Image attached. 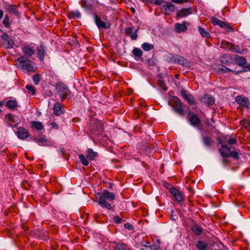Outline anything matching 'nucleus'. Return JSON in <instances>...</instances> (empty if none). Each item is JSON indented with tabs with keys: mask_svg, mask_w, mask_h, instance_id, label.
Listing matches in <instances>:
<instances>
[{
	"mask_svg": "<svg viewBox=\"0 0 250 250\" xmlns=\"http://www.w3.org/2000/svg\"><path fill=\"white\" fill-rule=\"evenodd\" d=\"M96 197L98 199V203L102 208H106L108 210L112 208L110 204L108 203L106 200L112 201L115 198L114 194L109 192L107 190H104L101 193H98Z\"/></svg>",
	"mask_w": 250,
	"mask_h": 250,
	"instance_id": "1",
	"label": "nucleus"
},
{
	"mask_svg": "<svg viewBox=\"0 0 250 250\" xmlns=\"http://www.w3.org/2000/svg\"><path fill=\"white\" fill-rule=\"evenodd\" d=\"M56 89L61 101H64L66 99H70L72 98L71 91L62 82H59L56 83Z\"/></svg>",
	"mask_w": 250,
	"mask_h": 250,
	"instance_id": "2",
	"label": "nucleus"
},
{
	"mask_svg": "<svg viewBox=\"0 0 250 250\" xmlns=\"http://www.w3.org/2000/svg\"><path fill=\"white\" fill-rule=\"evenodd\" d=\"M89 128L90 132L97 136H101L103 134L104 127L102 122L96 118H92L89 121Z\"/></svg>",
	"mask_w": 250,
	"mask_h": 250,
	"instance_id": "3",
	"label": "nucleus"
},
{
	"mask_svg": "<svg viewBox=\"0 0 250 250\" xmlns=\"http://www.w3.org/2000/svg\"><path fill=\"white\" fill-rule=\"evenodd\" d=\"M168 104L172 106L174 111L181 116H183L184 108L183 104L177 97H172L168 101Z\"/></svg>",
	"mask_w": 250,
	"mask_h": 250,
	"instance_id": "4",
	"label": "nucleus"
},
{
	"mask_svg": "<svg viewBox=\"0 0 250 250\" xmlns=\"http://www.w3.org/2000/svg\"><path fill=\"white\" fill-rule=\"evenodd\" d=\"M19 67L21 69L30 72L33 70L34 67L32 65V62L24 56H21L16 60Z\"/></svg>",
	"mask_w": 250,
	"mask_h": 250,
	"instance_id": "5",
	"label": "nucleus"
},
{
	"mask_svg": "<svg viewBox=\"0 0 250 250\" xmlns=\"http://www.w3.org/2000/svg\"><path fill=\"white\" fill-rule=\"evenodd\" d=\"M169 191L174 200L180 204H182L184 199V196L183 193L178 189L174 187L171 188Z\"/></svg>",
	"mask_w": 250,
	"mask_h": 250,
	"instance_id": "6",
	"label": "nucleus"
},
{
	"mask_svg": "<svg viewBox=\"0 0 250 250\" xmlns=\"http://www.w3.org/2000/svg\"><path fill=\"white\" fill-rule=\"evenodd\" d=\"M93 18L96 25L99 29H108L110 27V24L102 21L100 17L95 12L93 13Z\"/></svg>",
	"mask_w": 250,
	"mask_h": 250,
	"instance_id": "7",
	"label": "nucleus"
},
{
	"mask_svg": "<svg viewBox=\"0 0 250 250\" xmlns=\"http://www.w3.org/2000/svg\"><path fill=\"white\" fill-rule=\"evenodd\" d=\"M175 5L170 2H166L162 6V11L167 15H171L174 11Z\"/></svg>",
	"mask_w": 250,
	"mask_h": 250,
	"instance_id": "8",
	"label": "nucleus"
},
{
	"mask_svg": "<svg viewBox=\"0 0 250 250\" xmlns=\"http://www.w3.org/2000/svg\"><path fill=\"white\" fill-rule=\"evenodd\" d=\"M80 4L83 8L86 10H89L93 12L94 11L96 6L94 5L93 0H81Z\"/></svg>",
	"mask_w": 250,
	"mask_h": 250,
	"instance_id": "9",
	"label": "nucleus"
},
{
	"mask_svg": "<svg viewBox=\"0 0 250 250\" xmlns=\"http://www.w3.org/2000/svg\"><path fill=\"white\" fill-rule=\"evenodd\" d=\"M138 28L136 29L134 31L132 27H128L125 29V34L126 36H130L131 40H135L137 39L138 35L137 33L138 31Z\"/></svg>",
	"mask_w": 250,
	"mask_h": 250,
	"instance_id": "10",
	"label": "nucleus"
},
{
	"mask_svg": "<svg viewBox=\"0 0 250 250\" xmlns=\"http://www.w3.org/2000/svg\"><path fill=\"white\" fill-rule=\"evenodd\" d=\"M5 119L10 126H16L19 124L18 117L12 114L6 115L5 117Z\"/></svg>",
	"mask_w": 250,
	"mask_h": 250,
	"instance_id": "11",
	"label": "nucleus"
},
{
	"mask_svg": "<svg viewBox=\"0 0 250 250\" xmlns=\"http://www.w3.org/2000/svg\"><path fill=\"white\" fill-rule=\"evenodd\" d=\"M17 135L18 138L21 140H24L30 135L29 132L23 127H18L17 131Z\"/></svg>",
	"mask_w": 250,
	"mask_h": 250,
	"instance_id": "12",
	"label": "nucleus"
},
{
	"mask_svg": "<svg viewBox=\"0 0 250 250\" xmlns=\"http://www.w3.org/2000/svg\"><path fill=\"white\" fill-rule=\"evenodd\" d=\"M188 115L190 116V117L189 118V121L192 125L194 126H198L200 125L201 123V120L196 114L192 113L191 111H189L188 113Z\"/></svg>",
	"mask_w": 250,
	"mask_h": 250,
	"instance_id": "13",
	"label": "nucleus"
},
{
	"mask_svg": "<svg viewBox=\"0 0 250 250\" xmlns=\"http://www.w3.org/2000/svg\"><path fill=\"white\" fill-rule=\"evenodd\" d=\"M181 95L183 98L190 105L195 104V100L189 93H187L185 90L182 89Z\"/></svg>",
	"mask_w": 250,
	"mask_h": 250,
	"instance_id": "14",
	"label": "nucleus"
},
{
	"mask_svg": "<svg viewBox=\"0 0 250 250\" xmlns=\"http://www.w3.org/2000/svg\"><path fill=\"white\" fill-rule=\"evenodd\" d=\"M18 6L15 4H11L10 3H7L4 6L5 9L9 12L10 14H13L15 16L19 17L20 13L18 10Z\"/></svg>",
	"mask_w": 250,
	"mask_h": 250,
	"instance_id": "15",
	"label": "nucleus"
},
{
	"mask_svg": "<svg viewBox=\"0 0 250 250\" xmlns=\"http://www.w3.org/2000/svg\"><path fill=\"white\" fill-rule=\"evenodd\" d=\"M192 13V9L191 6L187 8H182L177 11L176 17L178 18L186 17Z\"/></svg>",
	"mask_w": 250,
	"mask_h": 250,
	"instance_id": "16",
	"label": "nucleus"
},
{
	"mask_svg": "<svg viewBox=\"0 0 250 250\" xmlns=\"http://www.w3.org/2000/svg\"><path fill=\"white\" fill-rule=\"evenodd\" d=\"M22 51L25 58H30L35 54L34 47H31L29 45L23 46Z\"/></svg>",
	"mask_w": 250,
	"mask_h": 250,
	"instance_id": "17",
	"label": "nucleus"
},
{
	"mask_svg": "<svg viewBox=\"0 0 250 250\" xmlns=\"http://www.w3.org/2000/svg\"><path fill=\"white\" fill-rule=\"evenodd\" d=\"M222 145V147L220 149L219 151L222 157H229L230 152V148L227 146L222 142H220Z\"/></svg>",
	"mask_w": 250,
	"mask_h": 250,
	"instance_id": "18",
	"label": "nucleus"
},
{
	"mask_svg": "<svg viewBox=\"0 0 250 250\" xmlns=\"http://www.w3.org/2000/svg\"><path fill=\"white\" fill-rule=\"evenodd\" d=\"M200 101L202 103L208 105H212L214 103V98L208 94H205L201 98Z\"/></svg>",
	"mask_w": 250,
	"mask_h": 250,
	"instance_id": "19",
	"label": "nucleus"
},
{
	"mask_svg": "<svg viewBox=\"0 0 250 250\" xmlns=\"http://www.w3.org/2000/svg\"><path fill=\"white\" fill-rule=\"evenodd\" d=\"M54 113L57 116L61 115L63 112V108L62 104L56 103L53 107Z\"/></svg>",
	"mask_w": 250,
	"mask_h": 250,
	"instance_id": "20",
	"label": "nucleus"
},
{
	"mask_svg": "<svg viewBox=\"0 0 250 250\" xmlns=\"http://www.w3.org/2000/svg\"><path fill=\"white\" fill-rule=\"evenodd\" d=\"M175 28L177 33H182L186 31L188 29L186 21L183 22L182 23H176L175 24Z\"/></svg>",
	"mask_w": 250,
	"mask_h": 250,
	"instance_id": "21",
	"label": "nucleus"
},
{
	"mask_svg": "<svg viewBox=\"0 0 250 250\" xmlns=\"http://www.w3.org/2000/svg\"><path fill=\"white\" fill-rule=\"evenodd\" d=\"M236 102L243 106H248L249 105V102L248 99L246 97H243L242 96H238L236 98Z\"/></svg>",
	"mask_w": 250,
	"mask_h": 250,
	"instance_id": "22",
	"label": "nucleus"
},
{
	"mask_svg": "<svg viewBox=\"0 0 250 250\" xmlns=\"http://www.w3.org/2000/svg\"><path fill=\"white\" fill-rule=\"evenodd\" d=\"M234 60L235 63L240 66H243L246 63V59L245 57L237 55H235Z\"/></svg>",
	"mask_w": 250,
	"mask_h": 250,
	"instance_id": "23",
	"label": "nucleus"
},
{
	"mask_svg": "<svg viewBox=\"0 0 250 250\" xmlns=\"http://www.w3.org/2000/svg\"><path fill=\"white\" fill-rule=\"evenodd\" d=\"M37 53L39 58L41 61L44 60L45 51L44 46L42 44H41L39 46L37 47Z\"/></svg>",
	"mask_w": 250,
	"mask_h": 250,
	"instance_id": "24",
	"label": "nucleus"
},
{
	"mask_svg": "<svg viewBox=\"0 0 250 250\" xmlns=\"http://www.w3.org/2000/svg\"><path fill=\"white\" fill-rule=\"evenodd\" d=\"M202 141L204 145L208 147H210L214 143L213 139L209 136H204Z\"/></svg>",
	"mask_w": 250,
	"mask_h": 250,
	"instance_id": "25",
	"label": "nucleus"
},
{
	"mask_svg": "<svg viewBox=\"0 0 250 250\" xmlns=\"http://www.w3.org/2000/svg\"><path fill=\"white\" fill-rule=\"evenodd\" d=\"M67 17L69 19H80L81 14L79 10L71 11L68 13Z\"/></svg>",
	"mask_w": 250,
	"mask_h": 250,
	"instance_id": "26",
	"label": "nucleus"
},
{
	"mask_svg": "<svg viewBox=\"0 0 250 250\" xmlns=\"http://www.w3.org/2000/svg\"><path fill=\"white\" fill-rule=\"evenodd\" d=\"M191 229L197 235H200L203 232L202 228L197 224H193L191 228Z\"/></svg>",
	"mask_w": 250,
	"mask_h": 250,
	"instance_id": "27",
	"label": "nucleus"
},
{
	"mask_svg": "<svg viewBox=\"0 0 250 250\" xmlns=\"http://www.w3.org/2000/svg\"><path fill=\"white\" fill-rule=\"evenodd\" d=\"M37 143L41 146H50L51 145V142L44 137H42L37 140Z\"/></svg>",
	"mask_w": 250,
	"mask_h": 250,
	"instance_id": "28",
	"label": "nucleus"
},
{
	"mask_svg": "<svg viewBox=\"0 0 250 250\" xmlns=\"http://www.w3.org/2000/svg\"><path fill=\"white\" fill-rule=\"evenodd\" d=\"M176 57V60L175 63L186 66L188 64V60L184 58L183 57L181 56L180 55H178L177 56H175Z\"/></svg>",
	"mask_w": 250,
	"mask_h": 250,
	"instance_id": "29",
	"label": "nucleus"
},
{
	"mask_svg": "<svg viewBox=\"0 0 250 250\" xmlns=\"http://www.w3.org/2000/svg\"><path fill=\"white\" fill-rule=\"evenodd\" d=\"M211 21L213 25H217L221 27H225L227 25V24L225 22L220 20L219 19L216 17L212 18L211 19Z\"/></svg>",
	"mask_w": 250,
	"mask_h": 250,
	"instance_id": "30",
	"label": "nucleus"
},
{
	"mask_svg": "<svg viewBox=\"0 0 250 250\" xmlns=\"http://www.w3.org/2000/svg\"><path fill=\"white\" fill-rule=\"evenodd\" d=\"M6 106L11 110L16 109L18 106V103L16 100H8L5 104Z\"/></svg>",
	"mask_w": 250,
	"mask_h": 250,
	"instance_id": "31",
	"label": "nucleus"
},
{
	"mask_svg": "<svg viewBox=\"0 0 250 250\" xmlns=\"http://www.w3.org/2000/svg\"><path fill=\"white\" fill-rule=\"evenodd\" d=\"M229 51H230L233 53H237L240 54H243V50L241 49L240 47L238 45H234L232 43H231L230 44Z\"/></svg>",
	"mask_w": 250,
	"mask_h": 250,
	"instance_id": "32",
	"label": "nucleus"
},
{
	"mask_svg": "<svg viewBox=\"0 0 250 250\" xmlns=\"http://www.w3.org/2000/svg\"><path fill=\"white\" fill-rule=\"evenodd\" d=\"M218 70L220 71H221L222 73L232 72L233 74H235L236 75L239 74V73H240L242 72L241 71H233L223 65H221V66L220 67H219Z\"/></svg>",
	"mask_w": 250,
	"mask_h": 250,
	"instance_id": "33",
	"label": "nucleus"
},
{
	"mask_svg": "<svg viewBox=\"0 0 250 250\" xmlns=\"http://www.w3.org/2000/svg\"><path fill=\"white\" fill-rule=\"evenodd\" d=\"M98 156L97 152L94 151L92 149L88 148L87 150V158L93 160Z\"/></svg>",
	"mask_w": 250,
	"mask_h": 250,
	"instance_id": "34",
	"label": "nucleus"
},
{
	"mask_svg": "<svg viewBox=\"0 0 250 250\" xmlns=\"http://www.w3.org/2000/svg\"><path fill=\"white\" fill-rule=\"evenodd\" d=\"M32 127L37 130L40 131L43 129V126L42 123L37 121H33L31 122Z\"/></svg>",
	"mask_w": 250,
	"mask_h": 250,
	"instance_id": "35",
	"label": "nucleus"
},
{
	"mask_svg": "<svg viewBox=\"0 0 250 250\" xmlns=\"http://www.w3.org/2000/svg\"><path fill=\"white\" fill-rule=\"evenodd\" d=\"M196 247L198 250H207V243L203 241H198L196 244Z\"/></svg>",
	"mask_w": 250,
	"mask_h": 250,
	"instance_id": "36",
	"label": "nucleus"
},
{
	"mask_svg": "<svg viewBox=\"0 0 250 250\" xmlns=\"http://www.w3.org/2000/svg\"><path fill=\"white\" fill-rule=\"evenodd\" d=\"M141 47L144 51H149L154 48V45L148 42H144L142 44Z\"/></svg>",
	"mask_w": 250,
	"mask_h": 250,
	"instance_id": "37",
	"label": "nucleus"
},
{
	"mask_svg": "<svg viewBox=\"0 0 250 250\" xmlns=\"http://www.w3.org/2000/svg\"><path fill=\"white\" fill-rule=\"evenodd\" d=\"M198 30L200 34L203 37L206 38H209L210 37V34L207 32L204 28L199 26L198 27Z\"/></svg>",
	"mask_w": 250,
	"mask_h": 250,
	"instance_id": "38",
	"label": "nucleus"
},
{
	"mask_svg": "<svg viewBox=\"0 0 250 250\" xmlns=\"http://www.w3.org/2000/svg\"><path fill=\"white\" fill-rule=\"evenodd\" d=\"M3 43L5 44L6 48L10 49L13 47L14 42L12 39L9 38L8 39L5 41Z\"/></svg>",
	"mask_w": 250,
	"mask_h": 250,
	"instance_id": "39",
	"label": "nucleus"
},
{
	"mask_svg": "<svg viewBox=\"0 0 250 250\" xmlns=\"http://www.w3.org/2000/svg\"><path fill=\"white\" fill-rule=\"evenodd\" d=\"M133 54L138 58H141L143 55L142 51L139 48H134L132 51Z\"/></svg>",
	"mask_w": 250,
	"mask_h": 250,
	"instance_id": "40",
	"label": "nucleus"
},
{
	"mask_svg": "<svg viewBox=\"0 0 250 250\" xmlns=\"http://www.w3.org/2000/svg\"><path fill=\"white\" fill-rule=\"evenodd\" d=\"M25 88L27 90V92L31 95H35L36 93V90L32 85H27Z\"/></svg>",
	"mask_w": 250,
	"mask_h": 250,
	"instance_id": "41",
	"label": "nucleus"
},
{
	"mask_svg": "<svg viewBox=\"0 0 250 250\" xmlns=\"http://www.w3.org/2000/svg\"><path fill=\"white\" fill-rule=\"evenodd\" d=\"M10 17L8 15H5L2 21V23L5 27L8 28L10 26Z\"/></svg>",
	"mask_w": 250,
	"mask_h": 250,
	"instance_id": "42",
	"label": "nucleus"
},
{
	"mask_svg": "<svg viewBox=\"0 0 250 250\" xmlns=\"http://www.w3.org/2000/svg\"><path fill=\"white\" fill-rule=\"evenodd\" d=\"M79 158L81 162L83 165L85 166H87L88 165L89 163L86 158H85V157L83 155L80 154L79 156Z\"/></svg>",
	"mask_w": 250,
	"mask_h": 250,
	"instance_id": "43",
	"label": "nucleus"
},
{
	"mask_svg": "<svg viewBox=\"0 0 250 250\" xmlns=\"http://www.w3.org/2000/svg\"><path fill=\"white\" fill-rule=\"evenodd\" d=\"M113 247L114 248L115 250H126L125 245L124 244L114 243Z\"/></svg>",
	"mask_w": 250,
	"mask_h": 250,
	"instance_id": "44",
	"label": "nucleus"
},
{
	"mask_svg": "<svg viewBox=\"0 0 250 250\" xmlns=\"http://www.w3.org/2000/svg\"><path fill=\"white\" fill-rule=\"evenodd\" d=\"M157 83H158V86L162 89L164 90V91L167 90V87H166V86L165 85V83L164 81L162 79H160L158 80Z\"/></svg>",
	"mask_w": 250,
	"mask_h": 250,
	"instance_id": "45",
	"label": "nucleus"
},
{
	"mask_svg": "<svg viewBox=\"0 0 250 250\" xmlns=\"http://www.w3.org/2000/svg\"><path fill=\"white\" fill-rule=\"evenodd\" d=\"M231 42L227 41L222 42L220 47L224 49L229 50V48Z\"/></svg>",
	"mask_w": 250,
	"mask_h": 250,
	"instance_id": "46",
	"label": "nucleus"
},
{
	"mask_svg": "<svg viewBox=\"0 0 250 250\" xmlns=\"http://www.w3.org/2000/svg\"><path fill=\"white\" fill-rule=\"evenodd\" d=\"M33 80L35 84L38 85L40 81L41 78L39 74H36L33 76Z\"/></svg>",
	"mask_w": 250,
	"mask_h": 250,
	"instance_id": "47",
	"label": "nucleus"
},
{
	"mask_svg": "<svg viewBox=\"0 0 250 250\" xmlns=\"http://www.w3.org/2000/svg\"><path fill=\"white\" fill-rule=\"evenodd\" d=\"M175 56H177V55L170 54L167 56V59L169 61L175 63L176 60Z\"/></svg>",
	"mask_w": 250,
	"mask_h": 250,
	"instance_id": "48",
	"label": "nucleus"
},
{
	"mask_svg": "<svg viewBox=\"0 0 250 250\" xmlns=\"http://www.w3.org/2000/svg\"><path fill=\"white\" fill-rule=\"evenodd\" d=\"M113 220L115 223L118 224L121 223L123 221L122 219L118 215L114 216L113 218Z\"/></svg>",
	"mask_w": 250,
	"mask_h": 250,
	"instance_id": "49",
	"label": "nucleus"
},
{
	"mask_svg": "<svg viewBox=\"0 0 250 250\" xmlns=\"http://www.w3.org/2000/svg\"><path fill=\"white\" fill-rule=\"evenodd\" d=\"M192 0H171V1L177 4H182L186 2H192Z\"/></svg>",
	"mask_w": 250,
	"mask_h": 250,
	"instance_id": "50",
	"label": "nucleus"
},
{
	"mask_svg": "<svg viewBox=\"0 0 250 250\" xmlns=\"http://www.w3.org/2000/svg\"><path fill=\"white\" fill-rule=\"evenodd\" d=\"M229 156H230L236 160L239 158L238 153L236 151H230Z\"/></svg>",
	"mask_w": 250,
	"mask_h": 250,
	"instance_id": "51",
	"label": "nucleus"
},
{
	"mask_svg": "<svg viewBox=\"0 0 250 250\" xmlns=\"http://www.w3.org/2000/svg\"><path fill=\"white\" fill-rule=\"evenodd\" d=\"M142 246L146 247H149L150 246V242L148 241H143L141 242Z\"/></svg>",
	"mask_w": 250,
	"mask_h": 250,
	"instance_id": "52",
	"label": "nucleus"
},
{
	"mask_svg": "<svg viewBox=\"0 0 250 250\" xmlns=\"http://www.w3.org/2000/svg\"><path fill=\"white\" fill-rule=\"evenodd\" d=\"M10 37L8 35V34L6 33H3L1 35V38L3 41H6V40L8 39Z\"/></svg>",
	"mask_w": 250,
	"mask_h": 250,
	"instance_id": "53",
	"label": "nucleus"
},
{
	"mask_svg": "<svg viewBox=\"0 0 250 250\" xmlns=\"http://www.w3.org/2000/svg\"><path fill=\"white\" fill-rule=\"evenodd\" d=\"M228 143L230 145L236 144L237 143V140L235 138L229 139L228 141Z\"/></svg>",
	"mask_w": 250,
	"mask_h": 250,
	"instance_id": "54",
	"label": "nucleus"
},
{
	"mask_svg": "<svg viewBox=\"0 0 250 250\" xmlns=\"http://www.w3.org/2000/svg\"><path fill=\"white\" fill-rule=\"evenodd\" d=\"M124 227L128 230H132L133 229V226L129 223L125 224Z\"/></svg>",
	"mask_w": 250,
	"mask_h": 250,
	"instance_id": "55",
	"label": "nucleus"
},
{
	"mask_svg": "<svg viewBox=\"0 0 250 250\" xmlns=\"http://www.w3.org/2000/svg\"><path fill=\"white\" fill-rule=\"evenodd\" d=\"M50 125H51V126L52 128L56 129H59V126L55 122L50 123Z\"/></svg>",
	"mask_w": 250,
	"mask_h": 250,
	"instance_id": "56",
	"label": "nucleus"
},
{
	"mask_svg": "<svg viewBox=\"0 0 250 250\" xmlns=\"http://www.w3.org/2000/svg\"><path fill=\"white\" fill-rule=\"evenodd\" d=\"M164 0H154L153 3L156 5H159L164 1Z\"/></svg>",
	"mask_w": 250,
	"mask_h": 250,
	"instance_id": "57",
	"label": "nucleus"
},
{
	"mask_svg": "<svg viewBox=\"0 0 250 250\" xmlns=\"http://www.w3.org/2000/svg\"><path fill=\"white\" fill-rule=\"evenodd\" d=\"M228 157H223V163L225 165L229 163V161L227 159Z\"/></svg>",
	"mask_w": 250,
	"mask_h": 250,
	"instance_id": "58",
	"label": "nucleus"
},
{
	"mask_svg": "<svg viewBox=\"0 0 250 250\" xmlns=\"http://www.w3.org/2000/svg\"><path fill=\"white\" fill-rule=\"evenodd\" d=\"M223 59L224 57L222 58L221 62L226 65H228L229 64V62L228 61H224Z\"/></svg>",
	"mask_w": 250,
	"mask_h": 250,
	"instance_id": "59",
	"label": "nucleus"
},
{
	"mask_svg": "<svg viewBox=\"0 0 250 250\" xmlns=\"http://www.w3.org/2000/svg\"><path fill=\"white\" fill-rule=\"evenodd\" d=\"M3 14H4V12H3V10H2L1 9H0V20H1L2 19V18H3Z\"/></svg>",
	"mask_w": 250,
	"mask_h": 250,
	"instance_id": "60",
	"label": "nucleus"
},
{
	"mask_svg": "<svg viewBox=\"0 0 250 250\" xmlns=\"http://www.w3.org/2000/svg\"><path fill=\"white\" fill-rule=\"evenodd\" d=\"M38 139H39L36 138L34 137L30 138V140H31L32 141H33L34 142H36V143H37V140H38Z\"/></svg>",
	"mask_w": 250,
	"mask_h": 250,
	"instance_id": "61",
	"label": "nucleus"
},
{
	"mask_svg": "<svg viewBox=\"0 0 250 250\" xmlns=\"http://www.w3.org/2000/svg\"><path fill=\"white\" fill-rule=\"evenodd\" d=\"M103 19L104 20H106V19H107V16H106V15H104V16H103Z\"/></svg>",
	"mask_w": 250,
	"mask_h": 250,
	"instance_id": "62",
	"label": "nucleus"
},
{
	"mask_svg": "<svg viewBox=\"0 0 250 250\" xmlns=\"http://www.w3.org/2000/svg\"><path fill=\"white\" fill-rule=\"evenodd\" d=\"M109 188H112V184H110V185H109Z\"/></svg>",
	"mask_w": 250,
	"mask_h": 250,
	"instance_id": "63",
	"label": "nucleus"
},
{
	"mask_svg": "<svg viewBox=\"0 0 250 250\" xmlns=\"http://www.w3.org/2000/svg\"><path fill=\"white\" fill-rule=\"evenodd\" d=\"M247 68L249 69V70L250 71V65H248Z\"/></svg>",
	"mask_w": 250,
	"mask_h": 250,
	"instance_id": "64",
	"label": "nucleus"
}]
</instances>
